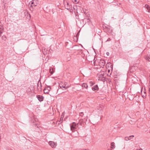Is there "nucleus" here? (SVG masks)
I'll use <instances>...</instances> for the list:
<instances>
[{
	"mask_svg": "<svg viewBox=\"0 0 150 150\" xmlns=\"http://www.w3.org/2000/svg\"><path fill=\"white\" fill-rule=\"evenodd\" d=\"M73 1L75 4L77 3L78 2H79L78 0H73Z\"/></svg>",
	"mask_w": 150,
	"mask_h": 150,
	"instance_id": "obj_24",
	"label": "nucleus"
},
{
	"mask_svg": "<svg viewBox=\"0 0 150 150\" xmlns=\"http://www.w3.org/2000/svg\"><path fill=\"white\" fill-rule=\"evenodd\" d=\"M141 95L144 98L146 96V91L145 90V88H144V93H143L142 92H141Z\"/></svg>",
	"mask_w": 150,
	"mask_h": 150,
	"instance_id": "obj_13",
	"label": "nucleus"
},
{
	"mask_svg": "<svg viewBox=\"0 0 150 150\" xmlns=\"http://www.w3.org/2000/svg\"><path fill=\"white\" fill-rule=\"evenodd\" d=\"M115 147V143L114 142H112L111 144V148L112 149H114Z\"/></svg>",
	"mask_w": 150,
	"mask_h": 150,
	"instance_id": "obj_15",
	"label": "nucleus"
},
{
	"mask_svg": "<svg viewBox=\"0 0 150 150\" xmlns=\"http://www.w3.org/2000/svg\"><path fill=\"white\" fill-rule=\"evenodd\" d=\"M136 150H142V149H141V148H140V149H137Z\"/></svg>",
	"mask_w": 150,
	"mask_h": 150,
	"instance_id": "obj_30",
	"label": "nucleus"
},
{
	"mask_svg": "<svg viewBox=\"0 0 150 150\" xmlns=\"http://www.w3.org/2000/svg\"><path fill=\"white\" fill-rule=\"evenodd\" d=\"M29 17H30V14H29Z\"/></svg>",
	"mask_w": 150,
	"mask_h": 150,
	"instance_id": "obj_35",
	"label": "nucleus"
},
{
	"mask_svg": "<svg viewBox=\"0 0 150 150\" xmlns=\"http://www.w3.org/2000/svg\"><path fill=\"white\" fill-rule=\"evenodd\" d=\"M137 69V67H135L134 66H132L131 67L129 70V71L131 72H133Z\"/></svg>",
	"mask_w": 150,
	"mask_h": 150,
	"instance_id": "obj_9",
	"label": "nucleus"
},
{
	"mask_svg": "<svg viewBox=\"0 0 150 150\" xmlns=\"http://www.w3.org/2000/svg\"><path fill=\"white\" fill-rule=\"evenodd\" d=\"M44 54H47V52H46V53L45 52V53H44Z\"/></svg>",
	"mask_w": 150,
	"mask_h": 150,
	"instance_id": "obj_32",
	"label": "nucleus"
},
{
	"mask_svg": "<svg viewBox=\"0 0 150 150\" xmlns=\"http://www.w3.org/2000/svg\"><path fill=\"white\" fill-rule=\"evenodd\" d=\"M106 54L108 56L109 54V53L108 52H107Z\"/></svg>",
	"mask_w": 150,
	"mask_h": 150,
	"instance_id": "obj_28",
	"label": "nucleus"
},
{
	"mask_svg": "<svg viewBox=\"0 0 150 150\" xmlns=\"http://www.w3.org/2000/svg\"><path fill=\"white\" fill-rule=\"evenodd\" d=\"M110 40H111V39H110V38H108V39L107 40V41H110Z\"/></svg>",
	"mask_w": 150,
	"mask_h": 150,
	"instance_id": "obj_27",
	"label": "nucleus"
},
{
	"mask_svg": "<svg viewBox=\"0 0 150 150\" xmlns=\"http://www.w3.org/2000/svg\"><path fill=\"white\" fill-rule=\"evenodd\" d=\"M145 58L146 60L150 62V58L148 56L146 55L145 56Z\"/></svg>",
	"mask_w": 150,
	"mask_h": 150,
	"instance_id": "obj_16",
	"label": "nucleus"
},
{
	"mask_svg": "<svg viewBox=\"0 0 150 150\" xmlns=\"http://www.w3.org/2000/svg\"><path fill=\"white\" fill-rule=\"evenodd\" d=\"M110 66H111V64L110 63H108L106 65V67H109Z\"/></svg>",
	"mask_w": 150,
	"mask_h": 150,
	"instance_id": "obj_22",
	"label": "nucleus"
},
{
	"mask_svg": "<svg viewBox=\"0 0 150 150\" xmlns=\"http://www.w3.org/2000/svg\"><path fill=\"white\" fill-rule=\"evenodd\" d=\"M104 72L103 71L97 74L98 77L99 79V80H104L105 79L104 78Z\"/></svg>",
	"mask_w": 150,
	"mask_h": 150,
	"instance_id": "obj_2",
	"label": "nucleus"
},
{
	"mask_svg": "<svg viewBox=\"0 0 150 150\" xmlns=\"http://www.w3.org/2000/svg\"><path fill=\"white\" fill-rule=\"evenodd\" d=\"M130 137H134V135H131V136H129Z\"/></svg>",
	"mask_w": 150,
	"mask_h": 150,
	"instance_id": "obj_29",
	"label": "nucleus"
},
{
	"mask_svg": "<svg viewBox=\"0 0 150 150\" xmlns=\"http://www.w3.org/2000/svg\"><path fill=\"white\" fill-rule=\"evenodd\" d=\"M64 4L65 8L67 10L69 9L71 7V6L67 1H64Z\"/></svg>",
	"mask_w": 150,
	"mask_h": 150,
	"instance_id": "obj_4",
	"label": "nucleus"
},
{
	"mask_svg": "<svg viewBox=\"0 0 150 150\" xmlns=\"http://www.w3.org/2000/svg\"><path fill=\"white\" fill-rule=\"evenodd\" d=\"M76 38H74V39L75 40H76Z\"/></svg>",
	"mask_w": 150,
	"mask_h": 150,
	"instance_id": "obj_34",
	"label": "nucleus"
},
{
	"mask_svg": "<svg viewBox=\"0 0 150 150\" xmlns=\"http://www.w3.org/2000/svg\"><path fill=\"white\" fill-rule=\"evenodd\" d=\"M51 88L50 87H48L45 88L44 92L45 93H48L51 90Z\"/></svg>",
	"mask_w": 150,
	"mask_h": 150,
	"instance_id": "obj_8",
	"label": "nucleus"
},
{
	"mask_svg": "<svg viewBox=\"0 0 150 150\" xmlns=\"http://www.w3.org/2000/svg\"><path fill=\"white\" fill-rule=\"evenodd\" d=\"M130 138V136L125 137V139L126 141H128L131 139Z\"/></svg>",
	"mask_w": 150,
	"mask_h": 150,
	"instance_id": "obj_21",
	"label": "nucleus"
},
{
	"mask_svg": "<svg viewBox=\"0 0 150 150\" xmlns=\"http://www.w3.org/2000/svg\"><path fill=\"white\" fill-rule=\"evenodd\" d=\"M110 69H108V73H109L110 72Z\"/></svg>",
	"mask_w": 150,
	"mask_h": 150,
	"instance_id": "obj_31",
	"label": "nucleus"
},
{
	"mask_svg": "<svg viewBox=\"0 0 150 150\" xmlns=\"http://www.w3.org/2000/svg\"><path fill=\"white\" fill-rule=\"evenodd\" d=\"M38 1L36 0H33L32 1L30 2L28 4V5H30V6L32 8L33 6H37Z\"/></svg>",
	"mask_w": 150,
	"mask_h": 150,
	"instance_id": "obj_3",
	"label": "nucleus"
},
{
	"mask_svg": "<svg viewBox=\"0 0 150 150\" xmlns=\"http://www.w3.org/2000/svg\"><path fill=\"white\" fill-rule=\"evenodd\" d=\"M98 86L96 85L94 86L92 88V90L93 91H95V90H98Z\"/></svg>",
	"mask_w": 150,
	"mask_h": 150,
	"instance_id": "obj_12",
	"label": "nucleus"
},
{
	"mask_svg": "<svg viewBox=\"0 0 150 150\" xmlns=\"http://www.w3.org/2000/svg\"><path fill=\"white\" fill-rule=\"evenodd\" d=\"M94 84V83L92 81H90L89 82V85H90V86H93Z\"/></svg>",
	"mask_w": 150,
	"mask_h": 150,
	"instance_id": "obj_19",
	"label": "nucleus"
},
{
	"mask_svg": "<svg viewBox=\"0 0 150 150\" xmlns=\"http://www.w3.org/2000/svg\"><path fill=\"white\" fill-rule=\"evenodd\" d=\"M76 124L75 122H73L72 125L71 126V129L72 130V132H74L76 129Z\"/></svg>",
	"mask_w": 150,
	"mask_h": 150,
	"instance_id": "obj_6",
	"label": "nucleus"
},
{
	"mask_svg": "<svg viewBox=\"0 0 150 150\" xmlns=\"http://www.w3.org/2000/svg\"><path fill=\"white\" fill-rule=\"evenodd\" d=\"M62 122V120L61 119V118H60V120L59 121V122L61 123Z\"/></svg>",
	"mask_w": 150,
	"mask_h": 150,
	"instance_id": "obj_26",
	"label": "nucleus"
},
{
	"mask_svg": "<svg viewBox=\"0 0 150 150\" xmlns=\"http://www.w3.org/2000/svg\"><path fill=\"white\" fill-rule=\"evenodd\" d=\"M50 72L51 74H53L54 72L53 69L52 68L50 69Z\"/></svg>",
	"mask_w": 150,
	"mask_h": 150,
	"instance_id": "obj_20",
	"label": "nucleus"
},
{
	"mask_svg": "<svg viewBox=\"0 0 150 150\" xmlns=\"http://www.w3.org/2000/svg\"><path fill=\"white\" fill-rule=\"evenodd\" d=\"M111 71H112V67H111Z\"/></svg>",
	"mask_w": 150,
	"mask_h": 150,
	"instance_id": "obj_33",
	"label": "nucleus"
},
{
	"mask_svg": "<svg viewBox=\"0 0 150 150\" xmlns=\"http://www.w3.org/2000/svg\"><path fill=\"white\" fill-rule=\"evenodd\" d=\"M79 32H78L76 34V36H74V38H76V40H77V37L79 36Z\"/></svg>",
	"mask_w": 150,
	"mask_h": 150,
	"instance_id": "obj_23",
	"label": "nucleus"
},
{
	"mask_svg": "<svg viewBox=\"0 0 150 150\" xmlns=\"http://www.w3.org/2000/svg\"><path fill=\"white\" fill-rule=\"evenodd\" d=\"M145 6L147 9L148 12H150V6H149L148 5H146Z\"/></svg>",
	"mask_w": 150,
	"mask_h": 150,
	"instance_id": "obj_17",
	"label": "nucleus"
},
{
	"mask_svg": "<svg viewBox=\"0 0 150 150\" xmlns=\"http://www.w3.org/2000/svg\"><path fill=\"white\" fill-rule=\"evenodd\" d=\"M30 10H31V8H30Z\"/></svg>",
	"mask_w": 150,
	"mask_h": 150,
	"instance_id": "obj_36",
	"label": "nucleus"
},
{
	"mask_svg": "<svg viewBox=\"0 0 150 150\" xmlns=\"http://www.w3.org/2000/svg\"><path fill=\"white\" fill-rule=\"evenodd\" d=\"M60 87L61 88H64V89H66L68 88L69 86V84L66 82H61L59 84Z\"/></svg>",
	"mask_w": 150,
	"mask_h": 150,
	"instance_id": "obj_1",
	"label": "nucleus"
},
{
	"mask_svg": "<svg viewBox=\"0 0 150 150\" xmlns=\"http://www.w3.org/2000/svg\"><path fill=\"white\" fill-rule=\"evenodd\" d=\"M49 144L53 148H55L57 145L56 143L52 141H50Z\"/></svg>",
	"mask_w": 150,
	"mask_h": 150,
	"instance_id": "obj_5",
	"label": "nucleus"
},
{
	"mask_svg": "<svg viewBox=\"0 0 150 150\" xmlns=\"http://www.w3.org/2000/svg\"><path fill=\"white\" fill-rule=\"evenodd\" d=\"M4 27L2 25H0V37L1 36V35L4 31Z\"/></svg>",
	"mask_w": 150,
	"mask_h": 150,
	"instance_id": "obj_11",
	"label": "nucleus"
},
{
	"mask_svg": "<svg viewBox=\"0 0 150 150\" xmlns=\"http://www.w3.org/2000/svg\"><path fill=\"white\" fill-rule=\"evenodd\" d=\"M1 38H2V39L4 41H6V37L4 35H3V36H2Z\"/></svg>",
	"mask_w": 150,
	"mask_h": 150,
	"instance_id": "obj_18",
	"label": "nucleus"
},
{
	"mask_svg": "<svg viewBox=\"0 0 150 150\" xmlns=\"http://www.w3.org/2000/svg\"><path fill=\"white\" fill-rule=\"evenodd\" d=\"M37 97L38 100L40 102L43 100L44 97L43 96H42L38 95L37 96Z\"/></svg>",
	"mask_w": 150,
	"mask_h": 150,
	"instance_id": "obj_10",
	"label": "nucleus"
},
{
	"mask_svg": "<svg viewBox=\"0 0 150 150\" xmlns=\"http://www.w3.org/2000/svg\"><path fill=\"white\" fill-rule=\"evenodd\" d=\"M82 86L83 87L86 88H87L88 86L87 84L86 83H83L82 85Z\"/></svg>",
	"mask_w": 150,
	"mask_h": 150,
	"instance_id": "obj_14",
	"label": "nucleus"
},
{
	"mask_svg": "<svg viewBox=\"0 0 150 150\" xmlns=\"http://www.w3.org/2000/svg\"><path fill=\"white\" fill-rule=\"evenodd\" d=\"M79 115L81 116H82L83 115V112H81L79 113Z\"/></svg>",
	"mask_w": 150,
	"mask_h": 150,
	"instance_id": "obj_25",
	"label": "nucleus"
},
{
	"mask_svg": "<svg viewBox=\"0 0 150 150\" xmlns=\"http://www.w3.org/2000/svg\"><path fill=\"white\" fill-rule=\"evenodd\" d=\"M99 65L102 67H103L105 65V61L103 60H101L99 62Z\"/></svg>",
	"mask_w": 150,
	"mask_h": 150,
	"instance_id": "obj_7",
	"label": "nucleus"
}]
</instances>
